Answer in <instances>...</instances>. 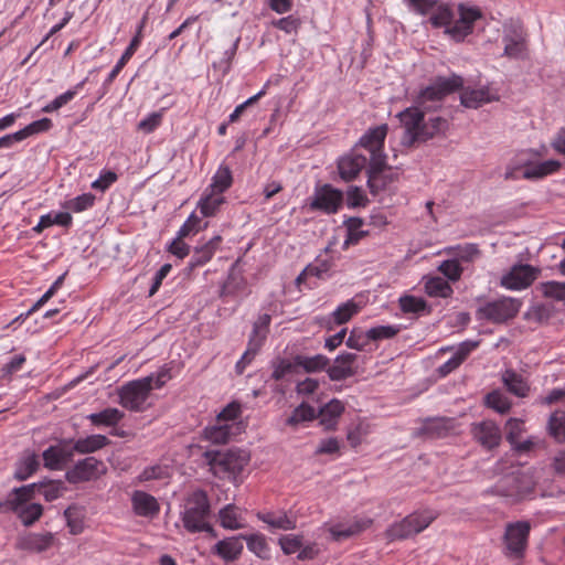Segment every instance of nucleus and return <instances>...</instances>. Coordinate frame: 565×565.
Returning a JSON list of instances; mask_svg holds the SVG:
<instances>
[{
	"mask_svg": "<svg viewBox=\"0 0 565 565\" xmlns=\"http://www.w3.org/2000/svg\"><path fill=\"white\" fill-rule=\"evenodd\" d=\"M370 342L367 331L364 333L360 329H353L345 341L347 347L358 351H362Z\"/></svg>",
	"mask_w": 565,
	"mask_h": 565,
	"instance_id": "58",
	"label": "nucleus"
},
{
	"mask_svg": "<svg viewBox=\"0 0 565 565\" xmlns=\"http://www.w3.org/2000/svg\"><path fill=\"white\" fill-rule=\"evenodd\" d=\"M502 381L507 390L518 397H525L530 391L526 381L513 370H507L502 374Z\"/></svg>",
	"mask_w": 565,
	"mask_h": 565,
	"instance_id": "33",
	"label": "nucleus"
},
{
	"mask_svg": "<svg viewBox=\"0 0 565 565\" xmlns=\"http://www.w3.org/2000/svg\"><path fill=\"white\" fill-rule=\"evenodd\" d=\"M497 99V96L490 95L487 88L465 90L460 96L461 104L468 108H478L484 103Z\"/></svg>",
	"mask_w": 565,
	"mask_h": 565,
	"instance_id": "35",
	"label": "nucleus"
},
{
	"mask_svg": "<svg viewBox=\"0 0 565 565\" xmlns=\"http://www.w3.org/2000/svg\"><path fill=\"white\" fill-rule=\"evenodd\" d=\"M139 44H140L139 35L134 36L132 40L130 41L128 47L125 50L124 54L121 55V57L118 60V62L116 63V65L114 66L111 72L109 73L108 78H107L108 83L113 82L117 77V75L120 73L122 67L131 58V56L136 52Z\"/></svg>",
	"mask_w": 565,
	"mask_h": 565,
	"instance_id": "46",
	"label": "nucleus"
},
{
	"mask_svg": "<svg viewBox=\"0 0 565 565\" xmlns=\"http://www.w3.org/2000/svg\"><path fill=\"white\" fill-rule=\"evenodd\" d=\"M399 307L405 313H417L426 309V301L423 298L406 295L399 298Z\"/></svg>",
	"mask_w": 565,
	"mask_h": 565,
	"instance_id": "52",
	"label": "nucleus"
},
{
	"mask_svg": "<svg viewBox=\"0 0 565 565\" xmlns=\"http://www.w3.org/2000/svg\"><path fill=\"white\" fill-rule=\"evenodd\" d=\"M233 429H238L236 424L217 423L204 429V435L207 440L213 444H226L234 435Z\"/></svg>",
	"mask_w": 565,
	"mask_h": 565,
	"instance_id": "29",
	"label": "nucleus"
},
{
	"mask_svg": "<svg viewBox=\"0 0 565 565\" xmlns=\"http://www.w3.org/2000/svg\"><path fill=\"white\" fill-rule=\"evenodd\" d=\"M125 414L115 407H108L98 413H93L87 416V419L97 427L105 426L111 427L117 425Z\"/></svg>",
	"mask_w": 565,
	"mask_h": 565,
	"instance_id": "31",
	"label": "nucleus"
},
{
	"mask_svg": "<svg viewBox=\"0 0 565 565\" xmlns=\"http://www.w3.org/2000/svg\"><path fill=\"white\" fill-rule=\"evenodd\" d=\"M398 332V329L393 326H379L367 330V337L373 341L382 339H391Z\"/></svg>",
	"mask_w": 565,
	"mask_h": 565,
	"instance_id": "62",
	"label": "nucleus"
},
{
	"mask_svg": "<svg viewBox=\"0 0 565 565\" xmlns=\"http://www.w3.org/2000/svg\"><path fill=\"white\" fill-rule=\"evenodd\" d=\"M370 523H371V521H367V522L356 521L350 525L337 524L330 529V533L335 541H342V540L349 539V537L360 533Z\"/></svg>",
	"mask_w": 565,
	"mask_h": 565,
	"instance_id": "43",
	"label": "nucleus"
},
{
	"mask_svg": "<svg viewBox=\"0 0 565 565\" xmlns=\"http://www.w3.org/2000/svg\"><path fill=\"white\" fill-rule=\"evenodd\" d=\"M507 429V440L510 444H515L516 440L520 439L521 435L524 431V423L518 418H510L505 424Z\"/></svg>",
	"mask_w": 565,
	"mask_h": 565,
	"instance_id": "60",
	"label": "nucleus"
},
{
	"mask_svg": "<svg viewBox=\"0 0 565 565\" xmlns=\"http://www.w3.org/2000/svg\"><path fill=\"white\" fill-rule=\"evenodd\" d=\"M259 349V340L249 339L246 351L244 352L241 360L236 363L235 369L237 374H242L244 372L245 367L252 362V360L255 358Z\"/></svg>",
	"mask_w": 565,
	"mask_h": 565,
	"instance_id": "53",
	"label": "nucleus"
},
{
	"mask_svg": "<svg viewBox=\"0 0 565 565\" xmlns=\"http://www.w3.org/2000/svg\"><path fill=\"white\" fill-rule=\"evenodd\" d=\"M270 320H271L270 316L267 313H264V315L259 316L258 319L254 322L253 331H252L249 339L259 340L260 347L263 345V343L267 337Z\"/></svg>",
	"mask_w": 565,
	"mask_h": 565,
	"instance_id": "51",
	"label": "nucleus"
},
{
	"mask_svg": "<svg viewBox=\"0 0 565 565\" xmlns=\"http://www.w3.org/2000/svg\"><path fill=\"white\" fill-rule=\"evenodd\" d=\"M242 534L218 541L214 546V552L226 562L235 561L243 552Z\"/></svg>",
	"mask_w": 565,
	"mask_h": 565,
	"instance_id": "26",
	"label": "nucleus"
},
{
	"mask_svg": "<svg viewBox=\"0 0 565 565\" xmlns=\"http://www.w3.org/2000/svg\"><path fill=\"white\" fill-rule=\"evenodd\" d=\"M414 8L422 14H430L429 22L435 28L444 26L445 30L454 20V12L448 6H435L428 0H412Z\"/></svg>",
	"mask_w": 565,
	"mask_h": 565,
	"instance_id": "18",
	"label": "nucleus"
},
{
	"mask_svg": "<svg viewBox=\"0 0 565 565\" xmlns=\"http://www.w3.org/2000/svg\"><path fill=\"white\" fill-rule=\"evenodd\" d=\"M65 490L62 481H49L45 483H36L35 493L44 497L46 501H54L60 498Z\"/></svg>",
	"mask_w": 565,
	"mask_h": 565,
	"instance_id": "48",
	"label": "nucleus"
},
{
	"mask_svg": "<svg viewBox=\"0 0 565 565\" xmlns=\"http://www.w3.org/2000/svg\"><path fill=\"white\" fill-rule=\"evenodd\" d=\"M106 468L103 461L95 457L79 460L72 469L66 471L65 478L70 483H81L98 479Z\"/></svg>",
	"mask_w": 565,
	"mask_h": 565,
	"instance_id": "13",
	"label": "nucleus"
},
{
	"mask_svg": "<svg viewBox=\"0 0 565 565\" xmlns=\"http://www.w3.org/2000/svg\"><path fill=\"white\" fill-rule=\"evenodd\" d=\"M271 379L275 381H281L288 375L295 374L298 372V364L296 363V356L292 360L277 356L271 363Z\"/></svg>",
	"mask_w": 565,
	"mask_h": 565,
	"instance_id": "37",
	"label": "nucleus"
},
{
	"mask_svg": "<svg viewBox=\"0 0 565 565\" xmlns=\"http://www.w3.org/2000/svg\"><path fill=\"white\" fill-rule=\"evenodd\" d=\"M64 518L70 533L78 535L84 531L85 509L79 505H70L64 511Z\"/></svg>",
	"mask_w": 565,
	"mask_h": 565,
	"instance_id": "36",
	"label": "nucleus"
},
{
	"mask_svg": "<svg viewBox=\"0 0 565 565\" xmlns=\"http://www.w3.org/2000/svg\"><path fill=\"white\" fill-rule=\"evenodd\" d=\"M134 511L139 516H153L159 512V503L157 499L140 490H136L131 497Z\"/></svg>",
	"mask_w": 565,
	"mask_h": 565,
	"instance_id": "24",
	"label": "nucleus"
},
{
	"mask_svg": "<svg viewBox=\"0 0 565 565\" xmlns=\"http://www.w3.org/2000/svg\"><path fill=\"white\" fill-rule=\"evenodd\" d=\"M220 524L227 530H238L244 525L241 523L238 508L234 504H227L218 512Z\"/></svg>",
	"mask_w": 565,
	"mask_h": 565,
	"instance_id": "40",
	"label": "nucleus"
},
{
	"mask_svg": "<svg viewBox=\"0 0 565 565\" xmlns=\"http://www.w3.org/2000/svg\"><path fill=\"white\" fill-rule=\"evenodd\" d=\"M317 418L316 409L307 403H301L297 406L291 415L287 418L286 424L295 427L301 423L311 422Z\"/></svg>",
	"mask_w": 565,
	"mask_h": 565,
	"instance_id": "42",
	"label": "nucleus"
},
{
	"mask_svg": "<svg viewBox=\"0 0 565 565\" xmlns=\"http://www.w3.org/2000/svg\"><path fill=\"white\" fill-rule=\"evenodd\" d=\"M504 55L513 58L521 57L525 50L524 39L515 34L514 36H504Z\"/></svg>",
	"mask_w": 565,
	"mask_h": 565,
	"instance_id": "49",
	"label": "nucleus"
},
{
	"mask_svg": "<svg viewBox=\"0 0 565 565\" xmlns=\"http://www.w3.org/2000/svg\"><path fill=\"white\" fill-rule=\"evenodd\" d=\"M153 375H148L143 379L129 382L120 390L119 397L120 404L134 412L143 409V405L153 388Z\"/></svg>",
	"mask_w": 565,
	"mask_h": 565,
	"instance_id": "9",
	"label": "nucleus"
},
{
	"mask_svg": "<svg viewBox=\"0 0 565 565\" xmlns=\"http://www.w3.org/2000/svg\"><path fill=\"white\" fill-rule=\"evenodd\" d=\"M437 516L438 513L434 510L416 511L391 524L385 531V536L390 542L407 540L427 529Z\"/></svg>",
	"mask_w": 565,
	"mask_h": 565,
	"instance_id": "6",
	"label": "nucleus"
},
{
	"mask_svg": "<svg viewBox=\"0 0 565 565\" xmlns=\"http://www.w3.org/2000/svg\"><path fill=\"white\" fill-rule=\"evenodd\" d=\"M110 444L105 435H89L73 441V450L81 455L95 452Z\"/></svg>",
	"mask_w": 565,
	"mask_h": 565,
	"instance_id": "28",
	"label": "nucleus"
},
{
	"mask_svg": "<svg viewBox=\"0 0 565 565\" xmlns=\"http://www.w3.org/2000/svg\"><path fill=\"white\" fill-rule=\"evenodd\" d=\"M296 363L298 367H301L306 373H317L327 371L330 360L323 354L312 356L297 354Z\"/></svg>",
	"mask_w": 565,
	"mask_h": 565,
	"instance_id": "34",
	"label": "nucleus"
},
{
	"mask_svg": "<svg viewBox=\"0 0 565 565\" xmlns=\"http://www.w3.org/2000/svg\"><path fill=\"white\" fill-rule=\"evenodd\" d=\"M242 539L246 541L247 547L250 552L259 557H265L268 552V545L263 534H242Z\"/></svg>",
	"mask_w": 565,
	"mask_h": 565,
	"instance_id": "50",
	"label": "nucleus"
},
{
	"mask_svg": "<svg viewBox=\"0 0 565 565\" xmlns=\"http://www.w3.org/2000/svg\"><path fill=\"white\" fill-rule=\"evenodd\" d=\"M210 514L211 504L204 490L198 489L185 498L181 520L188 532H206L215 536L214 529L209 522Z\"/></svg>",
	"mask_w": 565,
	"mask_h": 565,
	"instance_id": "4",
	"label": "nucleus"
},
{
	"mask_svg": "<svg viewBox=\"0 0 565 565\" xmlns=\"http://www.w3.org/2000/svg\"><path fill=\"white\" fill-rule=\"evenodd\" d=\"M278 543L286 555H291L299 552L302 547L303 541L301 535L288 534L282 535Z\"/></svg>",
	"mask_w": 565,
	"mask_h": 565,
	"instance_id": "56",
	"label": "nucleus"
},
{
	"mask_svg": "<svg viewBox=\"0 0 565 565\" xmlns=\"http://www.w3.org/2000/svg\"><path fill=\"white\" fill-rule=\"evenodd\" d=\"M364 149L360 141L354 146L350 153L341 157L338 161V170L341 179L344 181L354 180L359 173L370 163V158L360 152Z\"/></svg>",
	"mask_w": 565,
	"mask_h": 565,
	"instance_id": "16",
	"label": "nucleus"
},
{
	"mask_svg": "<svg viewBox=\"0 0 565 565\" xmlns=\"http://www.w3.org/2000/svg\"><path fill=\"white\" fill-rule=\"evenodd\" d=\"M66 273L58 276L57 279L53 282V285L43 294V296L25 312L21 313L17 320L22 318H28L30 315L39 310L42 306H44L57 291L58 288L63 285Z\"/></svg>",
	"mask_w": 565,
	"mask_h": 565,
	"instance_id": "47",
	"label": "nucleus"
},
{
	"mask_svg": "<svg viewBox=\"0 0 565 565\" xmlns=\"http://www.w3.org/2000/svg\"><path fill=\"white\" fill-rule=\"evenodd\" d=\"M39 467V458L34 454H26L17 463L14 471V478L23 481L32 476Z\"/></svg>",
	"mask_w": 565,
	"mask_h": 565,
	"instance_id": "41",
	"label": "nucleus"
},
{
	"mask_svg": "<svg viewBox=\"0 0 565 565\" xmlns=\"http://www.w3.org/2000/svg\"><path fill=\"white\" fill-rule=\"evenodd\" d=\"M547 433L555 441L565 443V405L550 415Z\"/></svg>",
	"mask_w": 565,
	"mask_h": 565,
	"instance_id": "30",
	"label": "nucleus"
},
{
	"mask_svg": "<svg viewBox=\"0 0 565 565\" xmlns=\"http://www.w3.org/2000/svg\"><path fill=\"white\" fill-rule=\"evenodd\" d=\"M43 460L44 466L52 470L60 469L62 467V462L60 460V447L58 446H50L47 449L43 451Z\"/></svg>",
	"mask_w": 565,
	"mask_h": 565,
	"instance_id": "61",
	"label": "nucleus"
},
{
	"mask_svg": "<svg viewBox=\"0 0 565 565\" xmlns=\"http://www.w3.org/2000/svg\"><path fill=\"white\" fill-rule=\"evenodd\" d=\"M531 529V523L526 520L509 522L505 524L502 536V552L508 558H523L529 545Z\"/></svg>",
	"mask_w": 565,
	"mask_h": 565,
	"instance_id": "7",
	"label": "nucleus"
},
{
	"mask_svg": "<svg viewBox=\"0 0 565 565\" xmlns=\"http://www.w3.org/2000/svg\"><path fill=\"white\" fill-rule=\"evenodd\" d=\"M358 359L355 353L339 354L332 365H328L327 373L331 381H343L356 374L354 363Z\"/></svg>",
	"mask_w": 565,
	"mask_h": 565,
	"instance_id": "20",
	"label": "nucleus"
},
{
	"mask_svg": "<svg viewBox=\"0 0 565 565\" xmlns=\"http://www.w3.org/2000/svg\"><path fill=\"white\" fill-rule=\"evenodd\" d=\"M463 81L459 75H451L449 77H437L429 86L423 88L417 98L416 104L419 107L426 108V104L439 103L447 95L460 89Z\"/></svg>",
	"mask_w": 565,
	"mask_h": 565,
	"instance_id": "10",
	"label": "nucleus"
},
{
	"mask_svg": "<svg viewBox=\"0 0 565 565\" xmlns=\"http://www.w3.org/2000/svg\"><path fill=\"white\" fill-rule=\"evenodd\" d=\"M425 291L430 297L447 298L451 296L452 288L444 278L433 277L426 281Z\"/></svg>",
	"mask_w": 565,
	"mask_h": 565,
	"instance_id": "44",
	"label": "nucleus"
},
{
	"mask_svg": "<svg viewBox=\"0 0 565 565\" xmlns=\"http://www.w3.org/2000/svg\"><path fill=\"white\" fill-rule=\"evenodd\" d=\"M343 194L330 184L317 186L309 207L312 211H321L326 214H334L342 204Z\"/></svg>",
	"mask_w": 565,
	"mask_h": 565,
	"instance_id": "12",
	"label": "nucleus"
},
{
	"mask_svg": "<svg viewBox=\"0 0 565 565\" xmlns=\"http://www.w3.org/2000/svg\"><path fill=\"white\" fill-rule=\"evenodd\" d=\"M76 95V89H70L65 92L64 94L57 96L55 99H53L50 104L44 106L42 108L43 113H53L58 110L61 107L66 105L68 102H71Z\"/></svg>",
	"mask_w": 565,
	"mask_h": 565,
	"instance_id": "63",
	"label": "nucleus"
},
{
	"mask_svg": "<svg viewBox=\"0 0 565 565\" xmlns=\"http://www.w3.org/2000/svg\"><path fill=\"white\" fill-rule=\"evenodd\" d=\"M95 196L92 193H84L72 200H70L65 207L73 212H83L88 207L93 206Z\"/></svg>",
	"mask_w": 565,
	"mask_h": 565,
	"instance_id": "57",
	"label": "nucleus"
},
{
	"mask_svg": "<svg viewBox=\"0 0 565 565\" xmlns=\"http://www.w3.org/2000/svg\"><path fill=\"white\" fill-rule=\"evenodd\" d=\"M397 117L405 129L402 143L407 147L427 141L448 128V121L443 117H431L425 121L424 111L418 105L404 109Z\"/></svg>",
	"mask_w": 565,
	"mask_h": 565,
	"instance_id": "2",
	"label": "nucleus"
},
{
	"mask_svg": "<svg viewBox=\"0 0 565 565\" xmlns=\"http://www.w3.org/2000/svg\"><path fill=\"white\" fill-rule=\"evenodd\" d=\"M524 169L522 171V178L526 180H539L546 175H550L561 169V162L557 160H546L532 164L530 160L524 159L522 163Z\"/></svg>",
	"mask_w": 565,
	"mask_h": 565,
	"instance_id": "22",
	"label": "nucleus"
},
{
	"mask_svg": "<svg viewBox=\"0 0 565 565\" xmlns=\"http://www.w3.org/2000/svg\"><path fill=\"white\" fill-rule=\"evenodd\" d=\"M458 13V19L454 18L452 22L448 25V29L445 30V33L454 41L461 42L467 35L472 33L473 23L481 18V11L478 8L459 4Z\"/></svg>",
	"mask_w": 565,
	"mask_h": 565,
	"instance_id": "11",
	"label": "nucleus"
},
{
	"mask_svg": "<svg viewBox=\"0 0 565 565\" xmlns=\"http://www.w3.org/2000/svg\"><path fill=\"white\" fill-rule=\"evenodd\" d=\"M470 434L472 439L486 450L498 448L502 440L500 427L490 419L471 424Z\"/></svg>",
	"mask_w": 565,
	"mask_h": 565,
	"instance_id": "15",
	"label": "nucleus"
},
{
	"mask_svg": "<svg viewBox=\"0 0 565 565\" xmlns=\"http://www.w3.org/2000/svg\"><path fill=\"white\" fill-rule=\"evenodd\" d=\"M222 237L220 235L213 236L205 244L196 246L193 250L189 267L191 269L203 266L212 259L215 252L220 248Z\"/></svg>",
	"mask_w": 565,
	"mask_h": 565,
	"instance_id": "23",
	"label": "nucleus"
},
{
	"mask_svg": "<svg viewBox=\"0 0 565 565\" xmlns=\"http://www.w3.org/2000/svg\"><path fill=\"white\" fill-rule=\"evenodd\" d=\"M241 415V404L237 402L230 403L226 407L218 413L216 417L217 423H228L235 420Z\"/></svg>",
	"mask_w": 565,
	"mask_h": 565,
	"instance_id": "64",
	"label": "nucleus"
},
{
	"mask_svg": "<svg viewBox=\"0 0 565 565\" xmlns=\"http://www.w3.org/2000/svg\"><path fill=\"white\" fill-rule=\"evenodd\" d=\"M438 269L443 275L452 281L458 280L462 274V267L460 266L458 259L444 260Z\"/></svg>",
	"mask_w": 565,
	"mask_h": 565,
	"instance_id": "59",
	"label": "nucleus"
},
{
	"mask_svg": "<svg viewBox=\"0 0 565 565\" xmlns=\"http://www.w3.org/2000/svg\"><path fill=\"white\" fill-rule=\"evenodd\" d=\"M232 183L233 175L231 169L225 164H221L212 178V183L206 189V192L212 191L222 195L223 192L231 188Z\"/></svg>",
	"mask_w": 565,
	"mask_h": 565,
	"instance_id": "38",
	"label": "nucleus"
},
{
	"mask_svg": "<svg viewBox=\"0 0 565 565\" xmlns=\"http://www.w3.org/2000/svg\"><path fill=\"white\" fill-rule=\"evenodd\" d=\"M35 487L36 483L14 488L7 499H0V513L13 512L24 526L33 525L43 514L41 504L30 502Z\"/></svg>",
	"mask_w": 565,
	"mask_h": 565,
	"instance_id": "3",
	"label": "nucleus"
},
{
	"mask_svg": "<svg viewBox=\"0 0 565 565\" xmlns=\"http://www.w3.org/2000/svg\"><path fill=\"white\" fill-rule=\"evenodd\" d=\"M540 270L527 264L514 265L501 277L502 287L510 290L525 289L537 278Z\"/></svg>",
	"mask_w": 565,
	"mask_h": 565,
	"instance_id": "14",
	"label": "nucleus"
},
{
	"mask_svg": "<svg viewBox=\"0 0 565 565\" xmlns=\"http://www.w3.org/2000/svg\"><path fill=\"white\" fill-rule=\"evenodd\" d=\"M358 312L359 306L353 300H349L339 306L330 317L323 319L324 327L328 330H332L335 324L339 326L348 322Z\"/></svg>",
	"mask_w": 565,
	"mask_h": 565,
	"instance_id": "27",
	"label": "nucleus"
},
{
	"mask_svg": "<svg viewBox=\"0 0 565 565\" xmlns=\"http://www.w3.org/2000/svg\"><path fill=\"white\" fill-rule=\"evenodd\" d=\"M203 456L212 473L218 478L236 476L249 461L247 452L241 449H228L224 452L207 450Z\"/></svg>",
	"mask_w": 565,
	"mask_h": 565,
	"instance_id": "5",
	"label": "nucleus"
},
{
	"mask_svg": "<svg viewBox=\"0 0 565 565\" xmlns=\"http://www.w3.org/2000/svg\"><path fill=\"white\" fill-rule=\"evenodd\" d=\"M487 492L493 495L509 498L513 501L523 499L526 493L521 486L520 477L515 475L504 476Z\"/></svg>",
	"mask_w": 565,
	"mask_h": 565,
	"instance_id": "19",
	"label": "nucleus"
},
{
	"mask_svg": "<svg viewBox=\"0 0 565 565\" xmlns=\"http://www.w3.org/2000/svg\"><path fill=\"white\" fill-rule=\"evenodd\" d=\"M271 25L287 34H296L301 25V21L299 18L290 14L278 20H273Z\"/></svg>",
	"mask_w": 565,
	"mask_h": 565,
	"instance_id": "55",
	"label": "nucleus"
},
{
	"mask_svg": "<svg viewBox=\"0 0 565 565\" xmlns=\"http://www.w3.org/2000/svg\"><path fill=\"white\" fill-rule=\"evenodd\" d=\"M484 403L489 408H492L500 414L508 413L512 406L511 401L500 391H492L487 394Z\"/></svg>",
	"mask_w": 565,
	"mask_h": 565,
	"instance_id": "45",
	"label": "nucleus"
},
{
	"mask_svg": "<svg viewBox=\"0 0 565 565\" xmlns=\"http://www.w3.org/2000/svg\"><path fill=\"white\" fill-rule=\"evenodd\" d=\"M344 412V405L337 398L331 399L319 411L317 417L320 419V425L327 430L335 429L338 419Z\"/></svg>",
	"mask_w": 565,
	"mask_h": 565,
	"instance_id": "25",
	"label": "nucleus"
},
{
	"mask_svg": "<svg viewBox=\"0 0 565 565\" xmlns=\"http://www.w3.org/2000/svg\"><path fill=\"white\" fill-rule=\"evenodd\" d=\"M224 203V198L221 194H216L212 191H205L203 196L198 203V207L203 216H214L218 211L220 206Z\"/></svg>",
	"mask_w": 565,
	"mask_h": 565,
	"instance_id": "39",
	"label": "nucleus"
},
{
	"mask_svg": "<svg viewBox=\"0 0 565 565\" xmlns=\"http://www.w3.org/2000/svg\"><path fill=\"white\" fill-rule=\"evenodd\" d=\"M257 516L260 521L273 529L284 531L296 529V519L290 518L285 512H280L278 514L274 512L258 513Z\"/></svg>",
	"mask_w": 565,
	"mask_h": 565,
	"instance_id": "32",
	"label": "nucleus"
},
{
	"mask_svg": "<svg viewBox=\"0 0 565 565\" xmlns=\"http://www.w3.org/2000/svg\"><path fill=\"white\" fill-rule=\"evenodd\" d=\"M456 420L450 417H433L423 420L422 427L418 429V435L427 436L429 438L446 437L455 429Z\"/></svg>",
	"mask_w": 565,
	"mask_h": 565,
	"instance_id": "21",
	"label": "nucleus"
},
{
	"mask_svg": "<svg viewBox=\"0 0 565 565\" xmlns=\"http://www.w3.org/2000/svg\"><path fill=\"white\" fill-rule=\"evenodd\" d=\"M387 125L370 128L361 138L360 146L370 154L367 172V186L373 195L385 190L395 180V174L387 168L386 156L383 151L387 135Z\"/></svg>",
	"mask_w": 565,
	"mask_h": 565,
	"instance_id": "1",
	"label": "nucleus"
},
{
	"mask_svg": "<svg viewBox=\"0 0 565 565\" xmlns=\"http://www.w3.org/2000/svg\"><path fill=\"white\" fill-rule=\"evenodd\" d=\"M51 127L52 120L50 118H42L29 124L23 129L19 130V132L22 137V140H24L33 135L47 131L51 129Z\"/></svg>",
	"mask_w": 565,
	"mask_h": 565,
	"instance_id": "54",
	"label": "nucleus"
},
{
	"mask_svg": "<svg viewBox=\"0 0 565 565\" xmlns=\"http://www.w3.org/2000/svg\"><path fill=\"white\" fill-rule=\"evenodd\" d=\"M520 307V300L511 297H502L479 307L476 311V317L478 320L503 323L513 319L518 315Z\"/></svg>",
	"mask_w": 565,
	"mask_h": 565,
	"instance_id": "8",
	"label": "nucleus"
},
{
	"mask_svg": "<svg viewBox=\"0 0 565 565\" xmlns=\"http://www.w3.org/2000/svg\"><path fill=\"white\" fill-rule=\"evenodd\" d=\"M57 544V539L52 532H29L18 536L15 547L29 553H43Z\"/></svg>",
	"mask_w": 565,
	"mask_h": 565,
	"instance_id": "17",
	"label": "nucleus"
}]
</instances>
